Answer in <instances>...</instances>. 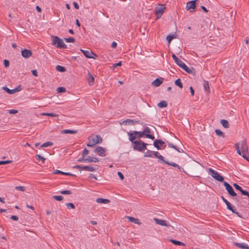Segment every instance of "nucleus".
<instances>
[{"instance_id":"1","label":"nucleus","mask_w":249,"mask_h":249,"mask_svg":"<svg viewBox=\"0 0 249 249\" xmlns=\"http://www.w3.org/2000/svg\"><path fill=\"white\" fill-rule=\"evenodd\" d=\"M129 137V140L133 144V148L134 150L139 151H142L143 149H146L147 143H144L142 141H134L136 138L142 137V132L137 131H130L127 133Z\"/></svg>"},{"instance_id":"2","label":"nucleus","mask_w":249,"mask_h":249,"mask_svg":"<svg viewBox=\"0 0 249 249\" xmlns=\"http://www.w3.org/2000/svg\"><path fill=\"white\" fill-rule=\"evenodd\" d=\"M237 153L242 156L245 159L249 160V156L248 153V147L246 141H242L235 144Z\"/></svg>"},{"instance_id":"3","label":"nucleus","mask_w":249,"mask_h":249,"mask_svg":"<svg viewBox=\"0 0 249 249\" xmlns=\"http://www.w3.org/2000/svg\"><path fill=\"white\" fill-rule=\"evenodd\" d=\"M172 57L174 60L175 62L186 72L189 74L193 73V69L192 67H188L182 61L177 57L175 54H173L172 55Z\"/></svg>"},{"instance_id":"4","label":"nucleus","mask_w":249,"mask_h":249,"mask_svg":"<svg viewBox=\"0 0 249 249\" xmlns=\"http://www.w3.org/2000/svg\"><path fill=\"white\" fill-rule=\"evenodd\" d=\"M52 44L57 48L66 49L67 45L65 44L62 39L57 36L52 37Z\"/></svg>"},{"instance_id":"5","label":"nucleus","mask_w":249,"mask_h":249,"mask_svg":"<svg viewBox=\"0 0 249 249\" xmlns=\"http://www.w3.org/2000/svg\"><path fill=\"white\" fill-rule=\"evenodd\" d=\"M102 138L100 136L95 135L92 137L91 139H89L88 143L87 145L89 147H91L95 145L96 144L102 142Z\"/></svg>"},{"instance_id":"6","label":"nucleus","mask_w":249,"mask_h":249,"mask_svg":"<svg viewBox=\"0 0 249 249\" xmlns=\"http://www.w3.org/2000/svg\"><path fill=\"white\" fill-rule=\"evenodd\" d=\"M208 171L209 172V174L214 178L215 180L222 182L224 180V178L222 176H221L219 173L214 170L213 169L211 168L208 169Z\"/></svg>"},{"instance_id":"7","label":"nucleus","mask_w":249,"mask_h":249,"mask_svg":"<svg viewBox=\"0 0 249 249\" xmlns=\"http://www.w3.org/2000/svg\"><path fill=\"white\" fill-rule=\"evenodd\" d=\"M73 168L78 169L79 171L85 170L90 172L94 171L95 170V168L93 166H83L80 165H76L73 167Z\"/></svg>"},{"instance_id":"8","label":"nucleus","mask_w":249,"mask_h":249,"mask_svg":"<svg viewBox=\"0 0 249 249\" xmlns=\"http://www.w3.org/2000/svg\"><path fill=\"white\" fill-rule=\"evenodd\" d=\"M223 184H224V186L225 187L226 190H227L228 194L230 196H231L233 197L236 196L237 194H236V193H235V192L234 191V190L231 185H230L227 182H224Z\"/></svg>"},{"instance_id":"9","label":"nucleus","mask_w":249,"mask_h":249,"mask_svg":"<svg viewBox=\"0 0 249 249\" xmlns=\"http://www.w3.org/2000/svg\"><path fill=\"white\" fill-rule=\"evenodd\" d=\"M165 9V7L163 4H160L155 8V14L157 15L158 18H160L162 16Z\"/></svg>"},{"instance_id":"10","label":"nucleus","mask_w":249,"mask_h":249,"mask_svg":"<svg viewBox=\"0 0 249 249\" xmlns=\"http://www.w3.org/2000/svg\"><path fill=\"white\" fill-rule=\"evenodd\" d=\"M80 51L83 53L84 55L87 58H95V57L96 56V55L90 50H84L80 49Z\"/></svg>"},{"instance_id":"11","label":"nucleus","mask_w":249,"mask_h":249,"mask_svg":"<svg viewBox=\"0 0 249 249\" xmlns=\"http://www.w3.org/2000/svg\"><path fill=\"white\" fill-rule=\"evenodd\" d=\"M154 220L156 222L157 224L162 226H166V227H170L171 225L168 223V222L165 220H162L160 219H158L156 218H154Z\"/></svg>"},{"instance_id":"12","label":"nucleus","mask_w":249,"mask_h":249,"mask_svg":"<svg viewBox=\"0 0 249 249\" xmlns=\"http://www.w3.org/2000/svg\"><path fill=\"white\" fill-rule=\"evenodd\" d=\"M150 129L148 127H145L143 130L142 131V134H143V136L145 135L147 138L154 140L155 137L150 134Z\"/></svg>"},{"instance_id":"13","label":"nucleus","mask_w":249,"mask_h":249,"mask_svg":"<svg viewBox=\"0 0 249 249\" xmlns=\"http://www.w3.org/2000/svg\"><path fill=\"white\" fill-rule=\"evenodd\" d=\"M2 89L3 90L6 91L8 93L10 94H14L16 92L19 91L21 89V88L20 86H18V87L12 89H8L6 87H3Z\"/></svg>"},{"instance_id":"14","label":"nucleus","mask_w":249,"mask_h":249,"mask_svg":"<svg viewBox=\"0 0 249 249\" xmlns=\"http://www.w3.org/2000/svg\"><path fill=\"white\" fill-rule=\"evenodd\" d=\"M164 143V142L162 140L158 139L154 141L153 145L158 150H160L161 149L160 146H163Z\"/></svg>"},{"instance_id":"15","label":"nucleus","mask_w":249,"mask_h":249,"mask_svg":"<svg viewBox=\"0 0 249 249\" xmlns=\"http://www.w3.org/2000/svg\"><path fill=\"white\" fill-rule=\"evenodd\" d=\"M95 151L98 153L100 156H105V149L101 146H98L95 149Z\"/></svg>"},{"instance_id":"16","label":"nucleus","mask_w":249,"mask_h":249,"mask_svg":"<svg viewBox=\"0 0 249 249\" xmlns=\"http://www.w3.org/2000/svg\"><path fill=\"white\" fill-rule=\"evenodd\" d=\"M196 0H193L188 2L186 6V10H189L191 9H195L196 7Z\"/></svg>"},{"instance_id":"17","label":"nucleus","mask_w":249,"mask_h":249,"mask_svg":"<svg viewBox=\"0 0 249 249\" xmlns=\"http://www.w3.org/2000/svg\"><path fill=\"white\" fill-rule=\"evenodd\" d=\"M163 82V78H156L152 82V85L155 87H158Z\"/></svg>"},{"instance_id":"18","label":"nucleus","mask_w":249,"mask_h":249,"mask_svg":"<svg viewBox=\"0 0 249 249\" xmlns=\"http://www.w3.org/2000/svg\"><path fill=\"white\" fill-rule=\"evenodd\" d=\"M32 55V52L30 50L24 49L21 51V55L24 58H29Z\"/></svg>"},{"instance_id":"19","label":"nucleus","mask_w":249,"mask_h":249,"mask_svg":"<svg viewBox=\"0 0 249 249\" xmlns=\"http://www.w3.org/2000/svg\"><path fill=\"white\" fill-rule=\"evenodd\" d=\"M137 123V121H136L134 120H132L130 119H126L121 124L124 125H134Z\"/></svg>"},{"instance_id":"20","label":"nucleus","mask_w":249,"mask_h":249,"mask_svg":"<svg viewBox=\"0 0 249 249\" xmlns=\"http://www.w3.org/2000/svg\"><path fill=\"white\" fill-rule=\"evenodd\" d=\"M234 244L239 248L242 249H249V246L245 243H234Z\"/></svg>"},{"instance_id":"21","label":"nucleus","mask_w":249,"mask_h":249,"mask_svg":"<svg viewBox=\"0 0 249 249\" xmlns=\"http://www.w3.org/2000/svg\"><path fill=\"white\" fill-rule=\"evenodd\" d=\"M227 206V208L231 211L232 213H236L237 214L238 216H240L239 213L238 212H236V211L233 209L232 206L231 205V204L228 202V203L225 204Z\"/></svg>"},{"instance_id":"22","label":"nucleus","mask_w":249,"mask_h":249,"mask_svg":"<svg viewBox=\"0 0 249 249\" xmlns=\"http://www.w3.org/2000/svg\"><path fill=\"white\" fill-rule=\"evenodd\" d=\"M96 202L98 203L107 204L108 203L110 202V201L108 199L97 198L96 200Z\"/></svg>"},{"instance_id":"23","label":"nucleus","mask_w":249,"mask_h":249,"mask_svg":"<svg viewBox=\"0 0 249 249\" xmlns=\"http://www.w3.org/2000/svg\"><path fill=\"white\" fill-rule=\"evenodd\" d=\"M127 218L129 220L130 222H133L135 224H140V222L139 219L135 218L131 216H127Z\"/></svg>"},{"instance_id":"24","label":"nucleus","mask_w":249,"mask_h":249,"mask_svg":"<svg viewBox=\"0 0 249 249\" xmlns=\"http://www.w3.org/2000/svg\"><path fill=\"white\" fill-rule=\"evenodd\" d=\"M203 87L205 90L207 92H210V88L209 84L208 81H204L203 82Z\"/></svg>"},{"instance_id":"25","label":"nucleus","mask_w":249,"mask_h":249,"mask_svg":"<svg viewBox=\"0 0 249 249\" xmlns=\"http://www.w3.org/2000/svg\"><path fill=\"white\" fill-rule=\"evenodd\" d=\"M77 132V131H74L70 129H64L61 131V133L62 134H75Z\"/></svg>"},{"instance_id":"26","label":"nucleus","mask_w":249,"mask_h":249,"mask_svg":"<svg viewBox=\"0 0 249 249\" xmlns=\"http://www.w3.org/2000/svg\"><path fill=\"white\" fill-rule=\"evenodd\" d=\"M167 106V103L165 101H161L158 104V107L160 108L166 107Z\"/></svg>"},{"instance_id":"27","label":"nucleus","mask_w":249,"mask_h":249,"mask_svg":"<svg viewBox=\"0 0 249 249\" xmlns=\"http://www.w3.org/2000/svg\"><path fill=\"white\" fill-rule=\"evenodd\" d=\"M220 123L224 127L226 128L229 127V122L228 121H227L226 120L222 119L220 121Z\"/></svg>"},{"instance_id":"28","label":"nucleus","mask_w":249,"mask_h":249,"mask_svg":"<svg viewBox=\"0 0 249 249\" xmlns=\"http://www.w3.org/2000/svg\"><path fill=\"white\" fill-rule=\"evenodd\" d=\"M170 241L173 244H174V245H178V246H184L185 245L184 243H183L179 241H177V240H174V239H170Z\"/></svg>"},{"instance_id":"29","label":"nucleus","mask_w":249,"mask_h":249,"mask_svg":"<svg viewBox=\"0 0 249 249\" xmlns=\"http://www.w3.org/2000/svg\"><path fill=\"white\" fill-rule=\"evenodd\" d=\"M164 163L168 164V165H171L173 167H177L178 168V169H181V167L177 164H176V163H174V162H169L168 161H164Z\"/></svg>"},{"instance_id":"30","label":"nucleus","mask_w":249,"mask_h":249,"mask_svg":"<svg viewBox=\"0 0 249 249\" xmlns=\"http://www.w3.org/2000/svg\"><path fill=\"white\" fill-rule=\"evenodd\" d=\"M215 132L216 134L217 135H218V136H221L223 138L225 137L224 133L223 132H222L220 129H216L215 130Z\"/></svg>"},{"instance_id":"31","label":"nucleus","mask_w":249,"mask_h":249,"mask_svg":"<svg viewBox=\"0 0 249 249\" xmlns=\"http://www.w3.org/2000/svg\"><path fill=\"white\" fill-rule=\"evenodd\" d=\"M56 70L60 72H64L66 71V68L60 65H57L56 67Z\"/></svg>"},{"instance_id":"32","label":"nucleus","mask_w":249,"mask_h":249,"mask_svg":"<svg viewBox=\"0 0 249 249\" xmlns=\"http://www.w3.org/2000/svg\"><path fill=\"white\" fill-rule=\"evenodd\" d=\"M89 83L90 85H92L94 83V78L92 76V75L90 74V73H89Z\"/></svg>"},{"instance_id":"33","label":"nucleus","mask_w":249,"mask_h":249,"mask_svg":"<svg viewBox=\"0 0 249 249\" xmlns=\"http://www.w3.org/2000/svg\"><path fill=\"white\" fill-rule=\"evenodd\" d=\"M175 84L176 85H177V86L179 87V88H182V84L181 82V80L179 78L177 79L175 82Z\"/></svg>"},{"instance_id":"34","label":"nucleus","mask_w":249,"mask_h":249,"mask_svg":"<svg viewBox=\"0 0 249 249\" xmlns=\"http://www.w3.org/2000/svg\"><path fill=\"white\" fill-rule=\"evenodd\" d=\"M153 152L148 150L144 154L145 157H152Z\"/></svg>"},{"instance_id":"35","label":"nucleus","mask_w":249,"mask_h":249,"mask_svg":"<svg viewBox=\"0 0 249 249\" xmlns=\"http://www.w3.org/2000/svg\"><path fill=\"white\" fill-rule=\"evenodd\" d=\"M233 186L236 190L239 191L241 193H242V191H244V190H243L240 186H239V185H238L236 183H234Z\"/></svg>"},{"instance_id":"36","label":"nucleus","mask_w":249,"mask_h":249,"mask_svg":"<svg viewBox=\"0 0 249 249\" xmlns=\"http://www.w3.org/2000/svg\"><path fill=\"white\" fill-rule=\"evenodd\" d=\"M53 145V142H47L44 143H43L41 146L40 147H46L49 146H51Z\"/></svg>"},{"instance_id":"37","label":"nucleus","mask_w":249,"mask_h":249,"mask_svg":"<svg viewBox=\"0 0 249 249\" xmlns=\"http://www.w3.org/2000/svg\"><path fill=\"white\" fill-rule=\"evenodd\" d=\"M242 194L246 197H245V199H248L249 201V192L247 191L244 190V191H242Z\"/></svg>"},{"instance_id":"38","label":"nucleus","mask_w":249,"mask_h":249,"mask_svg":"<svg viewBox=\"0 0 249 249\" xmlns=\"http://www.w3.org/2000/svg\"><path fill=\"white\" fill-rule=\"evenodd\" d=\"M168 145L169 147L172 148L176 150V151L179 152L178 148L173 143L168 142Z\"/></svg>"},{"instance_id":"39","label":"nucleus","mask_w":249,"mask_h":249,"mask_svg":"<svg viewBox=\"0 0 249 249\" xmlns=\"http://www.w3.org/2000/svg\"><path fill=\"white\" fill-rule=\"evenodd\" d=\"M42 115L43 116H48L51 117H56L57 115L53 113H42Z\"/></svg>"},{"instance_id":"40","label":"nucleus","mask_w":249,"mask_h":249,"mask_svg":"<svg viewBox=\"0 0 249 249\" xmlns=\"http://www.w3.org/2000/svg\"><path fill=\"white\" fill-rule=\"evenodd\" d=\"M66 206L69 209H73L75 208V206L72 203H67Z\"/></svg>"},{"instance_id":"41","label":"nucleus","mask_w":249,"mask_h":249,"mask_svg":"<svg viewBox=\"0 0 249 249\" xmlns=\"http://www.w3.org/2000/svg\"><path fill=\"white\" fill-rule=\"evenodd\" d=\"M36 157H37V160H38L41 161L43 163L45 162V158L41 156L40 155L37 154L36 155Z\"/></svg>"},{"instance_id":"42","label":"nucleus","mask_w":249,"mask_h":249,"mask_svg":"<svg viewBox=\"0 0 249 249\" xmlns=\"http://www.w3.org/2000/svg\"><path fill=\"white\" fill-rule=\"evenodd\" d=\"M53 198L57 201H61L63 199V197L61 196H53Z\"/></svg>"},{"instance_id":"43","label":"nucleus","mask_w":249,"mask_h":249,"mask_svg":"<svg viewBox=\"0 0 249 249\" xmlns=\"http://www.w3.org/2000/svg\"><path fill=\"white\" fill-rule=\"evenodd\" d=\"M65 40L66 42L67 43H69V42L73 43L75 41V39L72 37H69V38H65Z\"/></svg>"},{"instance_id":"44","label":"nucleus","mask_w":249,"mask_h":249,"mask_svg":"<svg viewBox=\"0 0 249 249\" xmlns=\"http://www.w3.org/2000/svg\"><path fill=\"white\" fill-rule=\"evenodd\" d=\"M66 91V89L64 87H59L57 89V91L58 93L64 92Z\"/></svg>"},{"instance_id":"45","label":"nucleus","mask_w":249,"mask_h":249,"mask_svg":"<svg viewBox=\"0 0 249 249\" xmlns=\"http://www.w3.org/2000/svg\"><path fill=\"white\" fill-rule=\"evenodd\" d=\"M60 194L62 195H70L71 194V192L70 190H63L60 191Z\"/></svg>"},{"instance_id":"46","label":"nucleus","mask_w":249,"mask_h":249,"mask_svg":"<svg viewBox=\"0 0 249 249\" xmlns=\"http://www.w3.org/2000/svg\"><path fill=\"white\" fill-rule=\"evenodd\" d=\"M15 189L18 191L23 192L25 191V187L23 186H17L15 187Z\"/></svg>"},{"instance_id":"47","label":"nucleus","mask_w":249,"mask_h":249,"mask_svg":"<svg viewBox=\"0 0 249 249\" xmlns=\"http://www.w3.org/2000/svg\"><path fill=\"white\" fill-rule=\"evenodd\" d=\"M174 38V35H168L166 37V39L168 42H170Z\"/></svg>"},{"instance_id":"48","label":"nucleus","mask_w":249,"mask_h":249,"mask_svg":"<svg viewBox=\"0 0 249 249\" xmlns=\"http://www.w3.org/2000/svg\"><path fill=\"white\" fill-rule=\"evenodd\" d=\"M89 153V150H87L86 148H85L84 150L82 152V157H85V156L88 155Z\"/></svg>"},{"instance_id":"49","label":"nucleus","mask_w":249,"mask_h":249,"mask_svg":"<svg viewBox=\"0 0 249 249\" xmlns=\"http://www.w3.org/2000/svg\"><path fill=\"white\" fill-rule=\"evenodd\" d=\"M8 112L11 114H15L18 113V110L16 109H10L8 110Z\"/></svg>"},{"instance_id":"50","label":"nucleus","mask_w":249,"mask_h":249,"mask_svg":"<svg viewBox=\"0 0 249 249\" xmlns=\"http://www.w3.org/2000/svg\"><path fill=\"white\" fill-rule=\"evenodd\" d=\"M84 161L88 162H92V157H88L87 158L84 159Z\"/></svg>"},{"instance_id":"51","label":"nucleus","mask_w":249,"mask_h":249,"mask_svg":"<svg viewBox=\"0 0 249 249\" xmlns=\"http://www.w3.org/2000/svg\"><path fill=\"white\" fill-rule=\"evenodd\" d=\"M12 162L11 160H4V161H0V165L5 164L7 163H11Z\"/></svg>"},{"instance_id":"52","label":"nucleus","mask_w":249,"mask_h":249,"mask_svg":"<svg viewBox=\"0 0 249 249\" xmlns=\"http://www.w3.org/2000/svg\"><path fill=\"white\" fill-rule=\"evenodd\" d=\"M53 174H62V175H64V172H62L60 170H55L54 172H53Z\"/></svg>"},{"instance_id":"53","label":"nucleus","mask_w":249,"mask_h":249,"mask_svg":"<svg viewBox=\"0 0 249 249\" xmlns=\"http://www.w3.org/2000/svg\"><path fill=\"white\" fill-rule=\"evenodd\" d=\"M89 178H90L94 179V180H97V177L93 174H90L89 176Z\"/></svg>"},{"instance_id":"54","label":"nucleus","mask_w":249,"mask_h":249,"mask_svg":"<svg viewBox=\"0 0 249 249\" xmlns=\"http://www.w3.org/2000/svg\"><path fill=\"white\" fill-rule=\"evenodd\" d=\"M3 62L5 67H8L9 66V61L8 60L4 59Z\"/></svg>"},{"instance_id":"55","label":"nucleus","mask_w":249,"mask_h":249,"mask_svg":"<svg viewBox=\"0 0 249 249\" xmlns=\"http://www.w3.org/2000/svg\"><path fill=\"white\" fill-rule=\"evenodd\" d=\"M117 174L118 175V176L119 177V178L122 179L123 180L124 178V175L122 174V173H121L120 172H118L117 173Z\"/></svg>"},{"instance_id":"56","label":"nucleus","mask_w":249,"mask_h":249,"mask_svg":"<svg viewBox=\"0 0 249 249\" xmlns=\"http://www.w3.org/2000/svg\"><path fill=\"white\" fill-rule=\"evenodd\" d=\"M32 73L33 75H34L35 76H37V75H38L37 72L36 70H32Z\"/></svg>"},{"instance_id":"57","label":"nucleus","mask_w":249,"mask_h":249,"mask_svg":"<svg viewBox=\"0 0 249 249\" xmlns=\"http://www.w3.org/2000/svg\"><path fill=\"white\" fill-rule=\"evenodd\" d=\"M11 219H13L15 221H17L18 219V217L16 215H12L11 216Z\"/></svg>"},{"instance_id":"58","label":"nucleus","mask_w":249,"mask_h":249,"mask_svg":"<svg viewBox=\"0 0 249 249\" xmlns=\"http://www.w3.org/2000/svg\"><path fill=\"white\" fill-rule=\"evenodd\" d=\"M73 6L74 7V8L76 9H78L79 8V5L78 4V3L76 2H73Z\"/></svg>"},{"instance_id":"59","label":"nucleus","mask_w":249,"mask_h":249,"mask_svg":"<svg viewBox=\"0 0 249 249\" xmlns=\"http://www.w3.org/2000/svg\"><path fill=\"white\" fill-rule=\"evenodd\" d=\"M117 43L116 42H115V41H113L112 43L111 47L113 48H115L117 47Z\"/></svg>"},{"instance_id":"60","label":"nucleus","mask_w":249,"mask_h":249,"mask_svg":"<svg viewBox=\"0 0 249 249\" xmlns=\"http://www.w3.org/2000/svg\"><path fill=\"white\" fill-rule=\"evenodd\" d=\"M122 65L121 61H120L117 63H115L113 65L114 67H116V66H121Z\"/></svg>"},{"instance_id":"61","label":"nucleus","mask_w":249,"mask_h":249,"mask_svg":"<svg viewBox=\"0 0 249 249\" xmlns=\"http://www.w3.org/2000/svg\"><path fill=\"white\" fill-rule=\"evenodd\" d=\"M221 199H222L223 201L225 203H228V201L223 196H221Z\"/></svg>"},{"instance_id":"62","label":"nucleus","mask_w":249,"mask_h":249,"mask_svg":"<svg viewBox=\"0 0 249 249\" xmlns=\"http://www.w3.org/2000/svg\"><path fill=\"white\" fill-rule=\"evenodd\" d=\"M99 161L98 159L95 157H92V162H97Z\"/></svg>"},{"instance_id":"63","label":"nucleus","mask_w":249,"mask_h":249,"mask_svg":"<svg viewBox=\"0 0 249 249\" xmlns=\"http://www.w3.org/2000/svg\"><path fill=\"white\" fill-rule=\"evenodd\" d=\"M157 158H158L160 160L163 161V162H164V161H165L164 160L163 157L160 155H159V156L157 157Z\"/></svg>"},{"instance_id":"64","label":"nucleus","mask_w":249,"mask_h":249,"mask_svg":"<svg viewBox=\"0 0 249 249\" xmlns=\"http://www.w3.org/2000/svg\"><path fill=\"white\" fill-rule=\"evenodd\" d=\"M153 154L156 158H157L160 155L158 151L153 152Z\"/></svg>"}]
</instances>
